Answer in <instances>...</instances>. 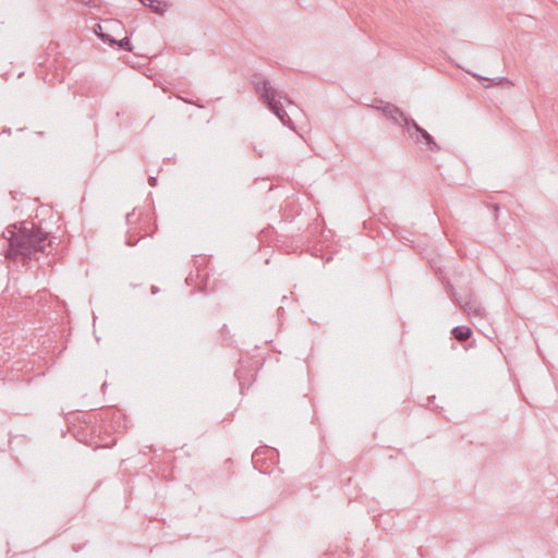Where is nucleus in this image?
Wrapping results in <instances>:
<instances>
[{
  "mask_svg": "<svg viewBox=\"0 0 558 558\" xmlns=\"http://www.w3.org/2000/svg\"><path fill=\"white\" fill-rule=\"evenodd\" d=\"M73 435L81 442L98 444L97 439L99 438L100 433L92 434L89 428L81 426L73 430Z\"/></svg>",
  "mask_w": 558,
  "mask_h": 558,
  "instance_id": "obj_7",
  "label": "nucleus"
},
{
  "mask_svg": "<svg viewBox=\"0 0 558 558\" xmlns=\"http://www.w3.org/2000/svg\"><path fill=\"white\" fill-rule=\"evenodd\" d=\"M376 105L373 107L381 111L383 114L390 120L395 125H399L404 131L405 121L412 119V117L408 116L401 108L391 102H385L381 99L374 100Z\"/></svg>",
  "mask_w": 558,
  "mask_h": 558,
  "instance_id": "obj_4",
  "label": "nucleus"
},
{
  "mask_svg": "<svg viewBox=\"0 0 558 558\" xmlns=\"http://www.w3.org/2000/svg\"><path fill=\"white\" fill-rule=\"evenodd\" d=\"M93 31H94V34L104 43V44H107L109 45L110 41H111V38L112 36L109 35L108 33H105L102 31V27L100 24H96L94 27H93Z\"/></svg>",
  "mask_w": 558,
  "mask_h": 558,
  "instance_id": "obj_13",
  "label": "nucleus"
},
{
  "mask_svg": "<svg viewBox=\"0 0 558 558\" xmlns=\"http://www.w3.org/2000/svg\"><path fill=\"white\" fill-rule=\"evenodd\" d=\"M150 292H151V294H157L159 292V288L156 287V286H151L150 287Z\"/></svg>",
  "mask_w": 558,
  "mask_h": 558,
  "instance_id": "obj_20",
  "label": "nucleus"
},
{
  "mask_svg": "<svg viewBox=\"0 0 558 558\" xmlns=\"http://www.w3.org/2000/svg\"><path fill=\"white\" fill-rule=\"evenodd\" d=\"M450 333L452 339L463 343L473 336V330L469 326H456L451 329Z\"/></svg>",
  "mask_w": 558,
  "mask_h": 558,
  "instance_id": "obj_8",
  "label": "nucleus"
},
{
  "mask_svg": "<svg viewBox=\"0 0 558 558\" xmlns=\"http://www.w3.org/2000/svg\"><path fill=\"white\" fill-rule=\"evenodd\" d=\"M418 554H420L421 557H424V554L422 551V547L418 548Z\"/></svg>",
  "mask_w": 558,
  "mask_h": 558,
  "instance_id": "obj_22",
  "label": "nucleus"
},
{
  "mask_svg": "<svg viewBox=\"0 0 558 558\" xmlns=\"http://www.w3.org/2000/svg\"><path fill=\"white\" fill-rule=\"evenodd\" d=\"M262 451H259L258 449L254 451V453L252 454V462L254 464V468L255 469H258V460H259V456H260Z\"/></svg>",
  "mask_w": 558,
  "mask_h": 558,
  "instance_id": "obj_17",
  "label": "nucleus"
},
{
  "mask_svg": "<svg viewBox=\"0 0 558 558\" xmlns=\"http://www.w3.org/2000/svg\"><path fill=\"white\" fill-rule=\"evenodd\" d=\"M442 284L445 287L446 292L451 298V300L456 303L461 294L457 293L453 284L449 279H442Z\"/></svg>",
  "mask_w": 558,
  "mask_h": 558,
  "instance_id": "obj_14",
  "label": "nucleus"
},
{
  "mask_svg": "<svg viewBox=\"0 0 558 558\" xmlns=\"http://www.w3.org/2000/svg\"><path fill=\"white\" fill-rule=\"evenodd\" d=\"M5 240L4 257L11 263L21 262L28 267L33 259L38 260L39 254L48 255L53 241L41 228H28L27 221L12 223L2 232Z\"/></svg>",
  "mask_w": 558,
  "mask_h": 558,
  "instance_id": "obj_1",
  "label": "nucleus"
},
{
  "mask_svg": "<svg viewBox=\"0 0 558 558\" xmlns=\"http://www.w3.org/2000/svg\"><path fill=\"white\" fill-rule=\"evenodd\" d=\"M143 5H144V2H146L147 0H138Z\"/></svg>",
  "mask_w": 558,
  "mask_h": 558,
  "instance_id": "obj_23",
  "label": "nucleus"
},
{
  "mask_svg": "<svg viewBox=\"0 0 558 558\" xmlns=\"http://www.w3.org/2000/svg\"><path fill=\"white\" fill-rule=\"evenodd\" d=\"M136 242H137V240L133 239L132 236H129V238L126 239V241H125L126 245H129V246H133V245H135V244H136Z\"/></svg>",
  "mask_w": 558,
  "mask_h": 558,
  "instance_id": "obj_19",
  "label": "nucleus"
},
{
  "mask_svg": "<svg viewBox=\"0 0 558 558\" xmlns=\"http://www.w3.org/2000/svg\"><path fill=\"white\" fill-rule=\"evenodd\" d=\"M252 84L262 104L265 105L283 125L295 130L294 122L281 104V100H284L288 106L294 105L291 98L286 93L279 92L272 87L270 81L260 73H254L252 75Z\"/></svg>",
  "mask_w": 558,
  "mask_h": 558,
  "instance_id": "obj_2",
  "label": "nucleus"
},
{
  "mask_svg": "<svg viewBox=\"0 0 558 558\" xmlns=\"http://www.w3.org/2000/svg\"><path fill=\"white\" fill-rule=\"evenodd\" d=\"M82 424H84L83 427H87L90 429L92 434H97L101 432V428L96 425V418L92 414H83V418L80 420Z\"/></svg>",
  "mask_w": 558,
  "mask_h": 558,
  "instance_id": "obj_11",
  "label": "nucleus"
},
{
  "mask_svg": "<svg viewBox=\"0 0 558 558\" xmlns=\"http://www.w3.org/2000/svg\"><path fill=\"white\" fill-rule=\"evenodd\" d=\"M110 47H117L120 50L133 51V46L129 37H123L122 39L111 38L109 44Z\"/></svg>",
  "mask_w": 558,
  "mask_h": 558,
  "instance_id": "obj_12",
  "label": "nucleus"
},
{
  "mask_svg": "<svg viewBox=\"0 0 558 558\" xmlns=\"http://www.w3.org/2000/svg\"><path fill=\"white\" fill-rule=\"evenodd\" d=\"M144 7L156 14L162 15L171 7V3L163 0H147L144 2Z\"/></svg>",
  "mask_w": 558,
  "mask_h": 558,
  "instance_id": "obj_9",
  "label": "nucleus"
},
{
  "mask_svg": "<svg viewBox=\"0 0 558 558\" xmlns=\"http://www.w3.org/2000/svg\"><path fill=\"white\" fill-rule=\"evenodd\" d=\"M220 336L222 338V342L223 344L228 345V347H231L233 345L234 343V340L232 339V337L230 336V331L227 327V325H223L220 329Z\"/></svg>",
  "mask_w": 558,
  "mask_h": 558,
  "instance_id": "obj_15",
  "label": "nucleus"
},
{
  "mask_svg": "<svg viewBox=\"0 0 558 558\" xmlns=\"http://www.w3.org/2000/svg\"><path fill=\"white\" fill-rule=\"evenodd\" d=\"M148 184L151 186V187H155L157 185V178L156 177H151L149 175L148 177Z\"/></svg>",
  "mask_w": 558,
  "mask_h": 558,
  "instance_id": "obj_18",
  "label": "nucleus"
},
{
  "mask_svg": "<svg viewBox=\"0 0 558 558\" xmlns=\"http://www.w3.org/2000/svg\"><path fill=\"white\" fill-rule=\"evenodd\" d=\"M410 141L422 148L425 145L426 149L432 153L440 151L441 147L435 138L423 129L413 118L405 121L404 131Z\"/></svg>",
  "mask_w": 558,
  "mask_h": 558,
  "instance_id": "obj_3",
  "label": "nucleus"
},
{
  "mask_svg": "<svg viewBox=\"0 0 558 558\" xmlns=\"http://www.w3.org/2000/svg\"><path fill=\"white\" fill-rule=\"evenodd\" d=\"M456 304L459 305L461 310L468 315L477 317H483L484 315V308L482 307L475 294L471 291L460 295Z\"/></svg>",
  "mask_w": 558,
  "mask_h": 558,
  "instance_id": "obj_5",
  "label": "nucleus"
},
{
  "mask_svg": "<svg viewBox=\"0 0 558 558\" xmlns=\"http://www.w3.org/2000/svg\"><path fill=\"white\" fill-rule=\"evenodd\" d=\"M39 59H41L39 62H38V65L41 66V68H46L48 70H50L52 66H53V63L56 60L51 61L49 60L48 57H39Z\"/></svg>",
  "mask_w": 558,
  "mask_h": 558,
  "instance_id": "obj_16",
  "label": "nucleus"
},
{
  "mask_svg": "<svg viewBox=\"0 0 558 558\" xmlns=\"http://www.w3.org/2000/svg\"><path fill=\"white\" fill-rule=\"evenodd\" d=\"M469 74H471L473 77H475L477 81L482 82H489L487 86L496 85V86H511L512 83L507 77H496V78H487L476 73H471L470 71H466Z\"/></svg>",
  "mask_w": 558,
  "mask_h": 558,
  "instance_id": "obj_10",
  "label": "nucleus"
},
{
  "mask_svg": "<svg viewBox=\"0 0 558 558\" xmlns=\"http://www.w3.org/2000/svg\"><path fill=\"white\" fill-rule=\"evenodd\" d=\"M234 376L238 378L242 390L244 387H250L252 385L255 376V368L252 366L246 367L241 364V366L235 369Z\"/></svg>",
  "mask_w": 558,
  "mask_h": 558,
  "instance_id": "obj_6",
  "label": "nucleus"
},
{
  "mask_svg": "<svg viewBox=\"0 0 558 558\" xmlns=\"http://www.w3.org/2000/svg\"><path fill=\"white\" fill-rule=\"evenodd\" d=\"M493 207H494L495 211L499 210V205L495 204V205H493Z\"/></svg>",
  "mask_w": 558,
  "mask_h": 558,
  "instance_id": "obj_21",
  "label": "nucleus"
}]
</instances>
